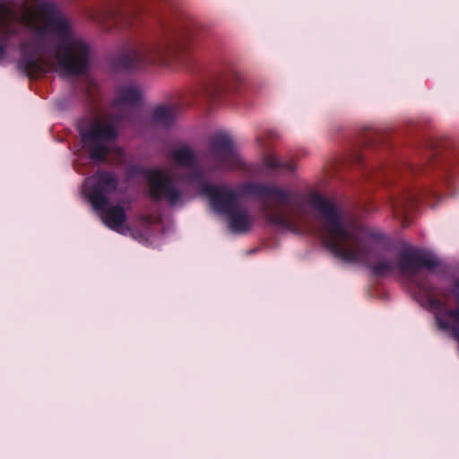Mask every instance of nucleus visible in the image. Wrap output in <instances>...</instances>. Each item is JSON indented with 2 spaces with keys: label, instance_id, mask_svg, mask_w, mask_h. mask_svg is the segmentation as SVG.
I'll list each match as a JSON object with an SVG mask.
<instances>
[{
  "label": "nucleus",
  "instance_id": "0eeeda50",
  "mask_svg": "<svg viewBox=\"0 0 459 459\" xmlns=\"http://www.w3.org/2000/svg\"><path fill=\"white\" fill-rule=\"evenodd\" d=\"M169 46L160 45L150 49H134L117 56V74L124 70L140 67L144 64H155L163 61Z\"/></svg>",
  "mask_w": 459,
  "mask_h": 459
},
{
  "label": "nucleus",
  "instance_id": "2eb2a0df",
  "mask_svg": "<svg viewBox=\"0 0 459 459\" xmlns=\"http://www.w3.org/2000/svg\"><path fill=\"white\" fill-rule=\"evenodd\" d=\"M264 164L268 168L286 167V168H288L290 169H291L293 168L292 166H289V165H286V164H283V163L280 162L278 160V159L275 156H273V155L266 157L265 160H264Z\"/></svg>",
  "mask_w": 459,
  "mask_h": 459
},
{
  "label": "nucleus",
  "instance_id": "7ed1b4c3",
  "mask_svg": "<svg viewBox=\"0 0 459 459\" xmlns=\"http://www.w3.org/2000/svg\"><path fill=\"white\" fill-rule=\"evenodd\" d=\"M82 194L102 223L115 230V171L97 169L85 178Z\"/></svg>",
  "mask_w": 459,
  "mask_h": 459
},
{
  "label": "nucleus",
  "instance_id": "4468645a",
  "mask_svg": "<svg viewBox=\"0 0 459 459\" xmlns=\"http://www.w3.org/2000/svg\"><path fill=\"white\" fill-rule=\"evenodd\" d=\"M117 232L126 234L128 229L124 225L126 216L124 211L117 205Z\"/></svg>",
  "mask_w": 459,
  "mask_h": 459
},
{
  "label": "nucleus",
  "instance_id": "1a4fd4ad",
  "mask_svg": "<svg viewBox=\"0 0 459 459\" xmlns=\"http://www.w3.org/2000/svg\"><path fill=\"white\" fill-rule=\"evenodd\" d=\"M150 194L153 198H167L171 204L178 199V193L174 189L172 181L168 174L160 170H151L147 173Z\"/></svg>",
  "mask_w": 459,
  "mask_h": 459
},
{
  "label": "nucleus",
  "instance_id": "f03ea898",
  "mask_svg": "<svg viewBox=\"0 0 459 459\" xmlns=\"http://www.w3.org/2000/svg\"><path fill=\"white\" fill-rule=\"evenodd\" d=\"M35 13L24 15L25 24L39 35L49 32L60 39L55 58L58 70L68 76L84 74L91 63V48L82 38L72 33L69 21L57 4L43 1L34 6Z\"/></svg>",
  "mask_w": 459,
  "mask_h": 459
},
{
  "label": "nucleus",
  "instance_id": "9b49d317",
  "mask_svg": "<svg viewBox=\"0 0 459 459\" xmlns=\"http://www.w3.org/2000/svg\"><path fill=\"white\" fill-rule=\"evenodd\" d=\"M270 220L273 224L282 226L294 232H306L303 227L304 219L298 215L281 212L271 217Z\"/></svg>",
  "mask_w": 459,
  "mask_h": 459
},
{
  "label": "nucleus",
  "instance_id": "6e6552de",
  "mask_svg": "<svg viewBox=\"0 0 459 459\" xmlns=\"http://www.w3.org/2000/svg\"><path fill=\"white\" fill-rule=\"evenodd\" d=\"M22 30L13 10L0 1V61L6 55V48L13 38H18Z\"/></svg>",
  "mask_w": 459,
  "mask_h": 459
},
{
  "label": "nucleus",
  "instance_id": "dca6fc26",
  "mask_svg": "<svg viewBox=\"0 0 459 459\" xmlns=\"http://www.w3.org/2000/svg\"><path fill=\"white\" fill-rule=\"evenodd\" d=\"M450 316L455 320L459 319V311L450 313Z\"/></svg>",
  "mask_w": 459,
  "mask_h": 459
},
{
  "label": "nucleus",
  "instance_id": "423d86ee",
  "mask_svg": "<svg viewBox=\"0 0 459 459\" xmlns=\"http://www.w3.org/2000/svg\"><path fill=\"white\" fill-rule=\"evenodd\" d=\"M21 57L18 65L30 77H36L46 72L47 64L39 55L45 53L44 39L39 36L30 40H25L20 44Z\"/></svg>",
  "mask_w": 459,
  "mask_h": 459
},
{
  "label": "nucleus",
  "instance_id": "39448f33",
  "mask_svg": "<svg viewBox=\"0 0 459 459\" xmlns=\"http://www.w3.org/2000/svg\"><path fill=\"white\" fill-rule=\"evenodd\" d=\"M204 194L209 198L214 211L230 213V223L234 231L241 232L250 227L251 221L247 214L233 212L237 206V196L233 192L226 188L208 186L204 188Z\"/></svg>",
  "mask_w": 459,
  "mask_h": 459
},
{
  "label": "nucleus",
  "instance_id": "20e7f679",
  "mask_svg": "<svg viewBox=\"0 0 459 459\" xmlns=\"http://www.w3.org/2000/svg\"><path fill=\"white\" fill-rule=\"evenodd\" d=\"M78 132L89 159L94 163L105 162L115 143V117L82 118L78 123Z\"/></svg>",
  "mask_w": 459,
  "mask_h": 459
},
{
  "label": "nucleus",
  "instance_id": "f3484780",
  "mask_svg": "<svg viewBox=\"0 0 459 459\" xmlns=\"http://www.w3.org/2000/svg\"><path fill=\"white\" fill-rule=\"evenodd\" d=\"M230 143V142H229L228 140H225V141L223 142V143L221 145V148L223 151H226V150H227V147H228V143Z\"/></svg>",
  "mask_w": 459,
  "mask_h": 459
},
{
  "label": "nucleus",
  "instance_id": "a211bd4d",
  "mask_svg": "<svg viewBox=\"0 0 459 459\" xmlns=\"http://www.w3.org/2000/svg\"><path fill=\"white\" fill-rule=\"evenodd\" d=\"M400 269H401V271H402V272H404V271H405V266H404V264H400Z\"/></svg>",
  "mask_w": 459,
  "mask_h": 459
},
{
  "label": "nucleus",
  "instance_id": "6ab92c4d",
  "mask_svg": "<svg viewBox=\"0 0 459 459\" xmlns=\"http://www.w3.org/2000/svg\"><path fill=\"white\" fill-rule=\"evenodd\" d=\"M116 153H117V161L118 160V156L120 154V152H119V150L117 148Z\"/></svg>",
  "mask_w": 459,
  "mask_h": 459
},
{
  "label": "nucleus",
  "instance_id": "f8f14e48",
  "mask_svg": "<svg viewBox=\"0 0 459 459\" xmlns=\"http://www.w3.org/2000/svg\"><path fill=\"white\" fill-rule=\"evenodd\" d=\"M174 160L181 166H189L194 161V156L186 146H181L173 153Z\"/></svg>",
  "mask_w": 459,
  "mask_h": 459
},
{
  "label": "nucleus",
  "instance_id": "ddd939ff",
  "mask_svg": "<svg viewBox=\"0 0 459 459\" xmlns=\"http://www.w3.org/2000/svg\"><path fill=\"white\" fill-rule=\"evenodd\" d=\"M153 116L157 122L169 124L176 117V111L169 107H158L155 108Z\"/></svg>",
  "mask_w": 459,
  "mask_h": 459
},
{
  "label": "nucleus",
  "instance_id": "9d476101",
  "mask_svg": "<svg viewBox=\"0 0 459 459\" xmlns=\"http://www.w3.org/2000/svg\"><path fill=\"white\" fill-rule=\"evenodd\" d=\"M140 91L134 84L117 87V112L122 108H129L138 101Z\"/></svg>",
  "mask_w": 459,
  "mask_h": 459
},
{
  "label": "nucleus",
  "instance_id": "f257e3e1",
  "mask_svg": "<svg viewBox=\"0 0 459 459\" xmlns=\"http://www.w3.org/2000/svg\"><path fill=\"white\" fill-rule=\"evenodd\" d=\"M308 204L319 212L323 223L320 236L337 258L348 264L368 266L377 275L393 268V262L380 257L369 238L360 236L352 225L343 221L332 203L312 193Z\"/></svg>",
  "mask_w": 459,
  "mask_h": 459
}]
</instances>
